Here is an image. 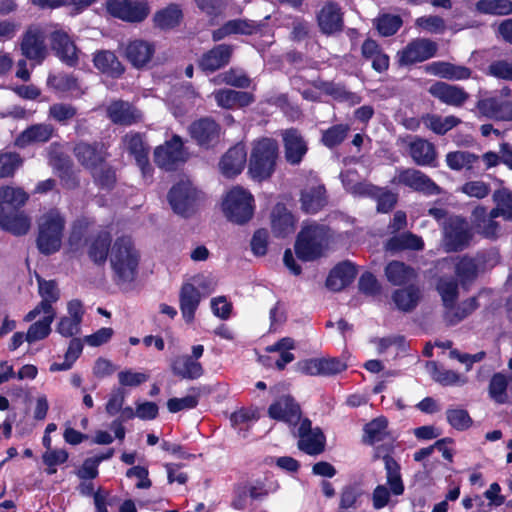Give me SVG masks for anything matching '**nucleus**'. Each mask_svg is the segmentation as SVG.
Masks as SVG:
<instances>
[{
	"mask_svg": "<svg viewBox=\"0 0 512 512\" xmlns=\"http://www.w3.org/2000/svg\"><path fill=\"white\" fill-rule=\"evenodd\" d=\"M140 252L130 236L117 237L110 248L109 263L113 281L126 287L135 281L138 275Z\"/></svg>",
	"mask_w": 512,
	"mask_h": 512,
	"instance_id": "1",
	"label": "nucleus"
},
{
	"mask_svg": "<svg viewBox=\"0 0 512 512\" xmlns=\"http://www.w3.org/2000/svg\"><path fill=\"white\" fill-rule=\"evenodd\" d=\"M278 152L274 139L262 138L254 142L248 166L250 176L259 181L269 178L275 171Z\"/></svg>",
	"mask_w": 512,
	"mask_h": 512,
	"instance_id": "2",
	"label": "nucleus"
},
{
	"mask_svg": "<svg viewBox=\"0 0 512 512\" xmlns=\"http://www.w3.org/2000/svg\"><path fill=\"white\" fill-rule=\"evenodd\" d=\"M329 231L324 226L310 225L302 229L295 243V252L303 261H313L322 256L328 246Z\"/></svg>",
	"mask_w": 512,
	"mask_h": 512,
	"instance_id": "3",
	"label": "nucleus"
},
{
	"mask_svg": "<svg viewBox=\"0 0 512 512\" xmlns=\"http://www.w3.org/2000/svg\"><path fill=\"white\" fill-rule=\"evenodd\" d=\"M222 208L225 216L236 224L248 222L255 209L254 197L246 189L240 186L233 187L227 192Z\"/></svg>",
	"mask_w": 512,
	"mask_h": 512,
	"instance_id": "4",
	"label": "nucleus"
},
{
	"mask_svg": "<svg viewBox=\"0 0 512 512\" xmlns=\"http://www.w3.org/2000/svg\"><path fill=\"white\" fill-rule=\"evenodd\" d=\"M64 219L57 210H50L39 220L37 246L44 254L59 250L62 242Z\"/></svg>",
	"mask_w": 512,
	"mask_h": 512,
	"instance_id": "5",
	"label": "nucleus"
},
{
	"mask_svg": "<svg viewBox=\"0 0 512 512\" xmlns=\"http://www.w3.org/2000/svg\"><path fill=\"white\" fill-rule=\"evenodd\" d=\"M472 231L469 223L459 217H449L443 224L442 245L446 252H457L465 249L471 239Z\"/></svg>",
	"mask_w": 512,
	"mask_h": 512,
	"instance_id": "6",
	"label": "nucleus"
},
{
	"mask_svg": "<svg viewBox=\"0 0 512 512\" xmlns=\"http://www.w3.org/2000/svg\"><path fill=\"white\" fill-rule=\"evenodd\" d=\"M45 40V30L40 25H30L21 37V54L35 64H41L48 55Z\"/></svg>",
	"mask_w": 512,
	"mask_h": 512,
	"instance_id": "7",
	"label": "nucleus"
},
{
	"mask_svg": "<svg viewBox=\"0 0 512 512\" xmlns=\"http://www.w3.org/2000/svg\"><path fill=\"white\" fill-rule=\"evenodd\" d=\"M199 196V192L189 180H182L171 188L168 200L175 213L188 216L194 212Z\"/></svg>",
	"mask_w": 512,
	"mask_h": 512,
	"instance_id": "8",
	"label": "nucleus"
},
{
	"mask_svg": "<svg viewBox=\"0 0 512 512\" xmlns=\"http://www.w3.org/2000/svg\"><path fill=\"white\" fill-rule=\"evenodd\" d=\"M496 262L497 254L495 252L478 253L475 257L464 256L455 264V274L461 285L466 287L477 278L479 272L487 264L493 266Z\"/></svg>",
	"mask_w": 512,
	"mask_h": 512,
	"instance_id": "9",
	"label": "nucleus"
},
{
	"mask_svg": "<svg viewBox=\"0 0 512 512\" xmlns=\"http://www.w3.org/2000/svg\"><path fill=\"white\" fill-rule=\"evenodd\" d=\"M106 10L112 17L129 23L143 22L150 13L146 2L132 0H108Z\"/></svg>",
	"mask_w": 512,
	"mask_h": 512,
	"instance_id": "10",
	"label": "nucleus"
},
{
	"mask_svg": "<svg viewBox=\"0 0 512 512\" xmlns=\"http://www.w3.org/2000/svg\"><path fill=\"white\" fill-rule=\"evenodd\" d=\"M437 49L436 42L428 38H416L398 52L399 62L402 65L423 62L434 57Z\"/></svg>",
	"mask_w": 512,
	"mask_h": 512,
	"instance_id": "11",
	"label": "nucleus"
},
{
	"mask_svg": "<svg viewBox=\"0 0 512 512\" xmlns=\"http://www.w3.org/2000/svg\"><path fill=\"white\" fill-rule=\"evenodd\" d=\"M393 182L403 184L427 195H437L441 192L440 187L431 178L412 168L400 170L394 177Z\"/></svg>",
	"mask_w": 512,
	"mask_h": 512,
	"instance_id": "12",
	"label": "nucleus"
},
{
	"mask_svg": "<svg viewBox=\"0 0 512 512\" xmlns=\"http://www.w3.org/2000/svg\"><path fill=\"white\" fill-rule=\"evenodd\" d=\"M155 163L166 170L173 169L178 163L186 160V153L183 149V142L177 135L164 145L158 146L154 151Z\"/></svg>",
	"mask_w": 512,
	"mask_h": 512,
	"instance_id": "13",
	"label": "nucleus"
},
{
	"mask_svg": "<svg viewBox=\"0 0 512 512\" xmlns=\"http://www.w3.org/2000/svg\"><path fill=\"white\" fill-rule=\"evenodd\" d=\"M298 448L309 454L318 455L325 447V436L319 428H312L308 419H303L297 430Z\"/></svg>",
	"mask_w": 512,
	"mask_h": 512,
	"instance_id": "14",
	"label": "nucleus"
},
{
	"mask_svg": "<svg viewBox=\"0 0 512 512\" xmlns=\"http://www.w3.org/2000/svg\"><path fill=\"white\" fill-rule=\"evenodd\" d=\"M284 146V157L290 165H299L308 151V144L294 128L281 132Z\"/></svg>",
	"mask_w": 512,
	"mask_h": 512,
	"instance_id": "15",
	"label": "nucleus"
},
{
	"mask_svg": "<svg viewBox=\"0 0 512 512\" xmlns=\"http://www.w3.org/2000/svg\"><path fill=\"white\" fill-rule=\"evenodd\" d=\"M73 153L77 161L90 172L102 165L107 158L106 149L101 143L79 142L75 145Z\"/></svg>",
	"mask_w": 512,
	"mask_h": 512,
	"instance_id": "16",
	"label": "nucleus"
},
{
	"mask_svg": "<svg viewBox=\"0 0 512 512\" xmlns=\"http://www.w3.org/2000/svg\"><path fill=\"white\" fill-rule=\"evenodd\" d=\"M39 295L41 302L24 317V321L31 322L41 313L55 312L52 304L59 299V290L54 281H46L38 278Z\"/></svg>",
	"mask_w": 512,
	"mask_h": 512,
	"instance_id": "17",
	"label": "nucleus"
},
{
	"mask_svg": "<svg viewBox=\"0 0 512 512\" xmlns=\"http://www.w3.org/2000/svg\"><path fill=\"white\" fill-rule=\"evenodd\" d=\"M155 44L144 39L130 40L124 47V56L135 68L145 67L153 58Z\"/></svg>",
	"mask_w": 512,
	"mask_h": 512,
	"instance_id": "18",
	"label": "nucleus"
},
{
	"mask_svg": "<svg viewBox=\"0 0 512 512\" xmlns=\"http://www.w3.org/2000/svg\"><path fill=\"white\" fill-rule=\"evenodd\" d=\"M261 30V24L248 19H233L211 33L214 42L221 41L231 35H253Z\"/></svg>",
	"mask_w": 512,
	"mask_h": 512,
	"instance_id": "19",
	"label": "nucleus"
},
{
	"mask_svg": "<svg viewBox=\"0 0 512 512\" xmlns=\"http://www.w3.org/2000/svg\"><path fill=\"white\" fill-rule=\"evenodd\" d=\"M318 26L322 33L330 35L343 29V12L335 2H326L317 13Z\"/></svg>",
	"mask_w": 512,
	"mask_h": 512,
	"instance_id": "20",
	"label": "nucleus"
},
{
	"mask_svg": "<svg viewBox=\"0 0 512 512\" xmlns=\"http://www.w3.org/2000/svg\"><path fill=\"white\" fill-rule=\"evenodd\" d=\"M124 149L135 158V161L145 176L150 171L148 161V146L138 132H129L122 138Z\"/></svg>",
	"mask_w": 512,
	"mask_h": 512,
	"instance_id": "21",
	"label": "nucleus"
},
{
	"mask_svg": "<svg viewBox=\"0 0 512 512\" xmlns=\"http://www.w3.org/2000/svg\"><path fill=\"white\" fill-rule=\"evenodd\" d=\"M271 418L296 425L301 418L300 407L290 396H283L272 403L268 409Z\"/></svg>",
	"mask_w": 512,
	"mask_h": 512,
	"instance_id": "22",
	"label": "nucleus"
},
{
	"mask_svg": "<svg viewBox=\"0 0 512 512\" xmlns=\"http://www.w3.org/2000/svg\"><path fill=\"white\" fill-rule=\"evenodd\" d=\"M428 91L440 102L455 107L462 106L469 98V94L463 88L445 82L434 83Z\"/></svg>",
	"mask_w": 512,
	"mask_h": 512,
	"instance_id": "23",
	"label": "nucleus"
},
{
	"mask_svg": "<svg viewBox=\"0 0 512 512\" xmlns=\"http://www.w3.org/2000/svg\"><path fill=\"white\" fill-rule=\"evenodd\" d=\"M233 46L219 44L205 52L199 60V67L206 72H214L226 66L232 57Z\"/></svg>",
	"mask_w": 512,
	"mask_h": 512,
	"instance_id": "24",
	"label": "nucleus"
},
{
	"mask_svg": "<svg viewBox=\"0 0 512 512\" xmlns=\"http://www.w3.org/2000/svg\"><path fill=\"white\" fill-rule=\"evenodd\" d=\"M52 47L62 62L75 66L78 62V49L67 32L56 30L51 34Z\"/></svg>",
	"mask_w": 512,
	"mask_h": 512,
	"instance_id": "25",
	"label": "nucleus"
},
{
	"mask_svg": "<svg viewBox=\"0 0 512 512\" xmlns=\"http://www.w3.org/2000/svg\"><path fill=\"white\" fill-rule=\"evenodd\" d=\"M498 216L487 213L483 206H477L472 212L474 227L480 235L487 239H496L500 235V224L495 220Z\"/></svg>",
	"mask_w": 512,
	"mask_h": 512,
	"instance_id": "26",
	"label": "nucleus"
},
{
	"mask_svg": "<svg viewBox=\"0 0 512 512\" xmlns=\"http://www.w3.org/2000/svg\"><path fill=\"white\" fill-rule=\"evenodd\" d=\"M193 139L201 146H213L220 137L219 125L211 119L205 118L194 122L190 127Z\"/></svg>",
	"mask_w": 512,
	"mask_h": 512,
	"instance_id": "27",
	"label": "nucleus"
},
{
	"mask_svg": "<svg viewBox=\"0 0 512 512\" xmlns=\"http://www.w3.org/2000/svg\"><path fill=\"white\" fill-rule=\"evenodd\" d=\"M246 158L247 153L244 145L237 144L233 146L225 153L219 163L222 174L226 177L238 175L245 166Z\"/></svg>",
	"mask_w": 512,
	"mask_h": 512,
	"instance_id": "28",
	"label": "nucleus"
},
{
	"mask_svg": "<svg viewBox=\"0 0 512 512\" xmlns=\"http://www.w3.org/2000/svg\"><path fill=\"white\" fill-rule=\"evenodd\" d=\"M107 115L116 124L131 125L142 119V113L130 103L117 100L107 107Z\"/></svg>",
	"mask_w": 512,
	"mask_h": 512,
	"instance_id": "29",
	"label": "nucleus"
},
{
	"mask_svg": "<svg viewBox=\"0 0 512 512\" xmlns=\"http://www.w3.org/2000/svg\"><path fill=\"white\" fill-rule=\"evenodd\" d=\"M200 301L201 294L193 284L185 283L182 285L179 292V306L185 322L191 323L194 320Z\"/></svg>",
	"mask_w": 512,
	"mask_h": 512,
	"instance_id": "30",
	"label": "nucleus"
},
{
	"mask_svg": "<svg viewBox=\"0 0 512 512\" xmlns=\"http://www.w3.org/2000/svg\"><path fill=\"white\" fill-rule=\"evenodd\" d=\"M29 195L20 187H0V216L23 207Z\"/></svg>",
	"mask_w": 512,
	"mask_h": 512,
	"instance_id": "31",
	"label": "nucleus"
},
{
	"mask_svg": "<svg viewBox=\"0 0 512 512\" xmlns=\"http://www.w3.org/2000/svg\"><path fill=\"white\" fill-rule=\"evenodd\" d=\"M426 70L431 75L448 80H465L470 78L472 74L468 67L444 61L432 62L427 65Z\"/></svg>",
	"mask_w": 512,
	"mask_h": 512,
	"instance_id": "32",
	"label": "nucleus"
},
{
	"mask_svg": "<svg viewBox=\"0 0 512 512\" xmlns=\"http://www.w3.org/2000/svg\"><path fill=\"white\" fill-rule=\"evenodd\" d=\"M356 274V267L351 262L344 261L331 270L326 286L333 291H340L353 281Z\"/></svg>",
	"mask_w": 512,
	"mask_h": 512,
	"instance_id": "33",
	"label": "nucleus"
},
{
	"mask_svg": "<svg viewBox=\"0 0 512 512\" xmlns=\"http://www.w3.org/2000/svg\"><path fill=\"white\" fill-rule=\"evenodd\" d=\"M409 154L417 165L436 166L437 153L435 147L425 139H413L409 143Z\"/></svg>",
	"mask_w": 512,
	"mask_h": 512,
	"instance_id": "34",
	"label": "nucleus"
},
{
	"mask_svg": "<svg viewBox=\"0 0 512 512\" xmlns=\"http://www.w3.org/2000/svg\"><path fill=\"white\" fill-rule=\"evenodd\" d=\"M271 228L278 237H285L294 232V217L283 204L274 206L271 213Z\"/></svg>",
	"mask_w": 512,
	"mask_h": 512,
	"instance_id": "35",
	"label": "nucleus"
},
{
	"mask_svg": "<svg viewBox=\"0 0 512 512\" xmlns=\"http://www.w3.org/2000/svg\"><path fill=\"white\" fill-rule=\"evenodd\" d=\"M0 226L13 235H25L31 227V219L19 209L1 215Z\"/></svg>",
	"mask_w": 512,
	"mask_h": 512,
	"instance_id": "36",
	"label": "nucleus"
},
{
	"mask_svg": "<svg viewBox=\"0 0 512 512\" xmlns=\"http://www.w3.org/2000/svg\"><path fill=\"white\" fill-rule=\"evenodd\" d=\"M52 125L46 123L35 124L25 129L15 140L19 147H25L30 144L47 142L53 135Z\"/></svg>",
	"mask_w": 512,
	"mask_h": 512,
	"instance_id": "37",
	"label": "nucleus"
},
{
	"mask_svg": "<svg viewBox=\"0 0 512 512\" xmlns=\"http://www.w3.org/2000/svg\"><path fill=\"white\" fill-rule=\"evenodd\" d=\"M213 95L218 106L226 109L248 106L254 101L252 94L232 89H221Z\"/></svg>",
	"mask_w": 512,
	"mask_h": 512,
	"instance_id": "38",
	"label": "nucleus"
},
{
	"mask_svg": "<svg viewBox=\"0 0 512 512\" xmlns=\"http://www.w3.org/2000/svg\"><path fill=\"white\" fill-rule=\"evenodd\" d=\"M171 370L183 379H197L204 372L202 365L189 355L177 356L171 363Z\"/></svg>",
	"mask_w": 512,
	"mask_h": 512,
	"instance_id": "39",
	"label": "nucleus"
},
{
	"mask_svg": "<svg viewBox=\"0 0 512 512\" xmlns=\"http://www.w3.org/2000/svg\"><path fill=\"white\" fill-rule=\"evenodd\" d=\"M112 246L111 236L108 232H101L91 239L88 246L89 258L98 265H102L109 259Z\"/></svg>",
	"mask_w": 512,
	"mask_h": 512,
	"instance_id": "40",
	"label": "nucleus"
},
{
	"mask_svg": "<svg viewBox=\"0 0 512 512\" xmlns=\"http://www.w3.org/2000/svg\"><path fill=\"white\" fill-rule=\"evenodd\" d=\"M94 66L112 77H119L124 72V67L116 55L108 50H101L94 54Z\"/></svg>",
	"mask_w": 512,
	"mask_h": 512,
	"instance_id": "41",
	"label": "nucleus"
},
{
	"mask_svg": "<svg viewBox=\"0 0 512 512\" xmlns=\"http://www.w3.org/2000/svg\"><path fill=\"white\" fill-rule=\"evenodd\" d=\"M387 280L396 286L405 285L416 278L415 270L400 261H391L385 267Z\"/></svg>",
	"mask_w": 512,
	"mask_h": 512,
	"instance_id": "42",
	"label": "nucleus"
},
{
	"mask_svg": "<svg viewBox=\"0 0 512 512\" xmlns=\"http://www.w3.org/2000/svg\"><path fill=\"white\" fill-rule=\"evenodd\" d=\"M326 204L325 188L314 185L304 189L301 193L302 209L308 213L319 211Z\"/></svg>",
	"mask_w": 512,
	"mask_h": 512,
	"instance_id": "43",
	"label": "nucleus"
},
{
	"mask_svg": "<svg viewBox=\"0 0 512 512\" xmlns=\"http://www.w3.org/2000/svg\"><path fill=\"white\" fill-rule=\"evenodd\" d=\"M478 308L477 298L472 297L469 298L462 303L456 305L455 303H451L450 306L445 307L444 317L446 321L455 325L465 319L468 315H470L473 311Z\"/></svg>",
	"mask_w": 512,
	"mask_h": 512,
	"instance_id": "44",
	"label": "nucleus"
},
{
	"mask_svg": "<svg viewBox=\"0 0 512 512\" xmlns=\"http://www.w3.org/2000/svg\"><path fill=\"white\" fill-rule=\"evenodd\" d=\"M40 315H43L42 318L31 324L27 333L25 334V340L28 343H34L43 340L51 332V324L54 321L56 313H41Z\"/></svg>",
	"mask_w": 512,
	"mask_h": 512,
	"instance_id": "45",
	"label": "nucleus"
},
{
	"mask_svg": "<svg viewBox=\"0 0 512 512\" xmlns=\"http://www.w3.org/2000/svg\"><path fill=\"white\" fill-rule=\"evenodd\" d=\"M446 164L451 170H472L479 161V156L469 151H453L446 155Z\"/></svg>",
	"mask_w": 512,
	"mask_h": 512,
	"instance_id": "46",
	"label": "nucleus"
},
{
	"mask_svg": "<svg viewBox=\"0 0 512 512\" xmlns=\"http://www.w3.org/2000/svg\"><path fill=\"white\" fill-rule=\"evenodd\" d=\"M495 207L492 209L493 216H499L507 221H512V191L507 188L495 190L493 193Z\"/></svg>",
	"mask_w": 512,
	"mask_h": 512,
	"instance_id": "47",
	"label": "nucleus"
},
{
	"mask_svg": "<svg viewBox=\"0 0 512 512\" xmlns=\"http://www.w3.org/2000/svg\"><path fill=\"white\" fill-rule=\"evenodd\" d=\"M424 243L421 237L410 232L400 234L389 239L385 245L388 251H398L403 249L422 250Z\"/></svg>",
	"mask_w": 512,
	"mask_h": 512,
	"instance_id": "48",
	"label": "nucleus"
},
{
	"mask_svg": "<svg viewBox=\"0 0 512 512\" xmlns=\"http://www.w3.org/2000/svg\"><path fill=\"white\" fill-rule=\"evenodd\" d=\"M47 83L50 87L60 92H70L76 96L82 94L78 79L70 74L60 73L50 75Z\"/></svg>",
	"mask_w": 512,
	"mask_h": 512,
	"instance_id": "49",
	"label": "nucleus"
},
{
	"mask_svg": "<svg viewBox=\"0 0 512 512\" xmlns=\"http://www.w3.org/2000/svg\"><path fill=\"white\" fill-rule=\"evenodd\" d=\"M475 10L481 14L506 16L512 14L511 0H478Z\"/></svg>",
	"mask_w": 512,
	"mask_h": 512,
	"instance_id": "50",
	"label": "nucleus"
},
{
	"mask_svg": "<svg viewBox=\"0 0 512 512\" xmlns=\"http://www.w3.org/2000/svg\"><path fill=\"white\" fill-rule=\"evenodd\" d=\"M420 291L417 287L409 286L404 289L394 291L392 295L396 307L402 311L414 309L419 301Z\"/></svg>",
	"mask_w": 512,
	"mask_h": 512,
	"instance_id": "51",
	"label": "nucleus"
},
{
	"mask_svg": "<svg viewBox=\"0 0 512 512\" xmlns=\"http://www.w3.org/2000/svg\"><path fill=\"white\" fill-rule=\"evenodd\" d=\"M182 11L178 5L171 4L155 13L153 21L160 29H170L179 24Z\"/></svg>",
	"mask_w": 512,
	"mask_h": 512,
	"instance_id": "52",
	"label": "nucleus"
},
{
	"mask_svg": "<svg viewBox=\"0 0 512 512\" xmlns=\"http://www.w3.org/2000/svg\"><path fill=\"white\" fill-rule=\"evenodd\" d=\"M511 383L509 377L503 373H495L489 383L488 392L492 400L498 404H504L508 400L507 387Z\"/></svg>",
	"mask_w": 512,
	"mask_h": 512,
	"instance_id": "53",
	"label": "nucleus"
},
{
	"mask_svg": "<svg viewBox=\"0 0 512 512\" xmlns=\"http://www.w3.org/2000/svg\"><path fill=\"white\" fill-rule=\"evenodd\" d=\"M422 119L426 127L439 135L447 133L460 123V119L452 115L441 117L439 115L428 114Z\"/></svg>",
	"mask_w": 512,
	"mask_h": 512,
	"instance_id": "54",
	"label": "nucleus"
},
{
	"mask_svg": "<svg viewBox=\"0 0 512 512\" xmlns=\"http://www.w3.org/2000/svg\"><path fill=\"white\" fill-rule=\"evenodd\" d=\"M363 494L358 485H346L340 492L339 507L337 512H346L348 509H356L360 504Z\"/></svg>",
	"mask_w": 512,
	"mask_h": 512,
	"instance_id": "55",
	"label": "nucleus"
},
{
	"mask_svg": "<svg viewBox=\"0 0 512 512\" xmlns=\"http://www.w3.org/2000/svg\"><path fill=\"white\" fill-rule=\"evenodd\" d=\"M388 421L380 416L365 425V441L369 444L382 441L387 435Z\"/></svg>",
	"mask_w": 512,
	"mask_h": 512,
	"instance_id": "56",
	"label": "nucleus"
},
{
	"mask_svg": "<svg viewBox=\"0 0 512 512\" xmlns=\"http://www.w3.org/2000/svg\"><path fill=\"white\" fill-rule=\"evenodd\" d=\"M415 27L430 34H442L446 31L445 20L438 15H425L418 17L414 23Z\"/></svg>",
	"mask_w": 512,
	"mask_h": 512,
	"instance_id": "57",
	"label": "nucleus"
},
{
	"mask_svg": "<svg viewBox=\"0 0 512 512\" xmlns=\"http://www.w3.org/2000/svg\"><path fill=\"white\" fill-rule=\"evenodd\" d=\"M437 290L441 295L444 308L458 299V284L451 277H441L437 283Z\"/></svg>",
	"mask_w": 512,
	"mask_h": 512,
	"instance_id": "58",
	"label": "nucleus"
},
{
	"mask_svg": "<svg viewBox=\"0 0 512 512\" xmlns=\"http://www.w3.org/2000/svg\"><path fill=\"white\" fill-rule=\"evenodd\" d=\"M402 23L403 21L400 16L392 14L380 15L374 21L378 32L385 37L394 35L400 29Z\"/></svg>",
	"mask_w": 512,
	"mask_h": 512,
	"instance_id": "59",
	"label": "nucleus"
},
{
	"mask_svg": "<svg viewBox=\"0 0 512 512\" xmlns=\"http://www.w3.org/2000/svg\"><path fill=\"white\" fill-rule=\"evenodd\" d=\"M349 130L350 127L347 124L334 125L322 132L321 141L326 147L333 148L345 140Z\"/></svg>",
	"mask_w": 512,
	"mask_h": 512,
	"instance_id": "60",
	"label": "nucleus"
},
{
	"mask_svg": "<svg viewBox=\"0 0 512 512\" xmlns=\"http://www.w3.org/2000/svg\"><path fill=\"white\" fill-rule=\"evenodd\" d=\"M503 103L504 98L501 96L488 97L479 100L477 103V108L482 115L491 119L500 120Z\"/></svg>",
	"mask_w": 512,
	"mask_h": 512,
	"instance_id": "61",
	"label": "nucleus"
},
{
	"mask_svg": "<svg viewBox=\"0 0 512 512\" xmlns=\"http://www.w3.org/2000/svg\"><path fill=\"white\" fill-rule=\"evenodd\" d=\"M385 468L387 473V484L390 486L392 493L395 495H401L404 491V486L401 480L398 464L393 459L386 458Z\"/></svg>",
	"mask_w": 512,
	"mask_h": 512,
	"instance_id": "62",
	"label": "nucleus"
},
{
	"mask_svg": "<svg viewBox=\"0 0 512 512\" xmlns=\"http://www.w3.org/2000/svg\"><path fill=\"white\" fill-rule=\"evenodd\" d=\"M22 164V159L16 153H0V178L13 175Z\"/></svg>",
	"mask_w": 512,
	"mask_h": 512,
	"instance_id": "63",
	"label": "nucleus"
},
{
	"mask_svg": "<svg viewBox=\"0 0 512 512\" xmlns=\"http://www.w3.org/2000/svg\"><path fill=\"white\" fill-rule=\"evenodd\" d=\"M257 419L258 416L252 409H240L234 412L230 417L232 426L240 431L247 430Z\"/></svg>",
	"mask_w": 512,
	"mask_h": 512,
	"instance_id": "64",
	"label": "nucleus"
}]
</instances>
